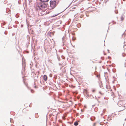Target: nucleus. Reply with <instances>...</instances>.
<instances>
[{"mask_svg":"<svg viewBox=\"0 0 126 126\" xmlns=\"http://www.w3.org/2000/svg\"><path fill=\"white\" fill-rule=\"evenodd\" d=\"M38 6L41 9H42L44 8H45L46 5L43 3H40L38 4Z\"/></svg>","mask_w":126,"mask_h":126,"instance_id":"1","label":"nucleus"},{"mask_svg":"<svg viewBox=\"0 0 126 126\" xmlns=\"http://www.w3.org/2000/svg\"><path fill=\"white\" fill-rule=\"evenodd\" d=\"M56 1L53 0H51L50 2V6L53 9L56 6Z\"/></svg>","mask_w":126,"mask_h":126,"instance_id":"2","label":"nucleus"},{"mask_svg":"<svg viewBox=\"0 0 126 126\" xmlns=\"http://www.w3.org/2000/svg\"><path fill=\"white\" fill-rule=\"evenodd\" d=\"M125 102L122 101H119L118 103V105L120 107H125Z\"/></svg>","mask_w":126,"mask_h":126,"instance_id":"3","label":"nucleus"},{"mask_svg":"<svg viewBox=\"0 0 126 126\" xmlns=\"http://www.w3.org/2000/svg\"><path fill=\"white\" fill-rule=\"evenodd\" d=\"M43 79L45 81H46L47 79V77L46 75H44L43 77Z\"/></svg>","mask_w":126,"mask_h":126,"instance_id":"4","label":"nucleus"},{"mask_svg":"<svg viewBox=\"0 0 126 126\" xmlns=\"http://www.w3.org/2000/svg\"><path fill=\"white\" fill-rule=\"evenodd\" d=\"M74 125L75 126H77L78 125V123L77 122H76L74 123Z\"/></svg>","mask_w":126,"mask_h":126,"instance_id":"5","label":"nucleus"},{"mask_svg":"<svg viewBox=\"0 0 126 126\" xmlns=\"http://www.w3.org/2000/svg\"><path fill=\"white\" fill-rule=\"evenodd\" d=\"M44 2H46L48 1L49 0H40Z\"/></svg>","mask_w":126,"mask_h":126,"instance_id":"6","label":"nucleus"},{"mask_svg":"<svg viewBox=\"0 0 126 126\" xmlns=\"http://www.w3.org/2000/svg\"><path fill=\"white\" fill-rule=\"evenodd\" d=\"M121 20L122 21H123L124 20V18L123 17H121Z\"/></svg>","mask_w":126,"mask_h":126,"instance_id":"7","label":"nucleus"},{"mask_svg":"<svg viewBox=\"0 0 126 126\" xmlns=\"http://www.w3.org/2000/svg\"><path fill=\"white\" fill-rule=\"evenodd\" d=\"M95 91V90L94 89H93V90H92V92H93V93H94Z\"/></svg>","mask_w":126,"mask_h":126,"instance_id":"8","label":"nucleus"},{"mask_svg":"<svg viewBox=\"0 0 126 126\" xmlns=\"http://www.w3.org/2000/svg\"><path fill=\"white\" fill-rule=\"evenodd\" d=\"M31 92L32 93H33L34 92V91L33 90H31Z\"/></svg>","mask_w":126,"mask_h":126,"instance_id":"9","label":"nucleus"},{"mask_svg":"<svg viewBox=\"0 0 126 126\" xmlns=\"http://www.w3.org/2000/svg\"><path fill=\"white\" fill-rule=\"evenodd\" d=\"M65 118V117H63V119H64Z\"/></svg>","mask_w":126,"mask_h":126,"instance_id":"10","label":"nucleus"},{"mask_svg":"<svg viewBox=\"0 0 126 126\" xmlns=\"http://www.w3.org/2000/svg\"><path fill=\"white\" fill-rule=\"evenodd\" d=\"M99 93H100V94H102L101 93V92H99Z\"/></svg>","mask_w":126,"mask_h":126,"instance_id":"11","label":"nucleus"}]
</instances>
